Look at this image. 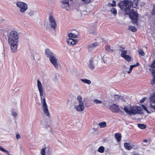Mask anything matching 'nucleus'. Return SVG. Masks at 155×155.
I'll use <instances>...</instances> for the list:
<instances>
[{
  "label": "nucleus",
  "instance_id": "obj_40",
  "mask_svg": "<svg viewBox=\"0 0 155 155\" xmlns=\"http://www.w3.org/2000/svg\"><path fill=\"white\" fill-rule=\"evenodd\" d=\"M150 107L155 111V105H154L151 104L150 105Z\"/></svg>",
  "mask_w": 155,
  "mask_h": 155
},
{
  "label": "nucleus",
  "instance_id": "obj_37",
  "mask_svg": "<svg viewBox=\"0 0 155 155\" xmlns=\"http://www.w3.org/2000/svg\"><path fill=\"white\" fill-rule=\"evenodd\" d=\"M94 103L96 104H101L102 103V101L100 100H98L97 99L95 100L94 101Z\"/></svg>",
  "mask_w": 155,
  "mask_h": 155
},
{
  "label": "nucleus",
  "instance_id": "obj_9",
  "mask_svg": "<svg viewBox=\"0 0 155 155\" xmlns=\"http://www.w3.org/2000/svg\"><path fill=\"white\" fill-rule=\"evenodd\" d=\"M49 60L56 68H58V67L57 63L58 59H57L54 56L51 57L49 59Z\"/></svg>",
  "mask_w": 155,
  "mask_h": 155
},
{
  "label": "nucleus",
  "instance_id": "obj_48",
  "mask_svg": "<svg viewBox=\"0 0 155 155\" xmlns=\"http://www.w3.org/2000/svg\"><path fill=\"white\" fill-rule=\"evenodd\" d=\"M143 142L147 143L148 142V141L147 139H145L143 140Z\"/></svg>",
  "mask_w": 155,
  "mask_h": 155
},
{
  "label": "nucleus",
  "instance_id": "obj_41",
  "mask_svg": "<svg viewBox=\"0 0 155 155\" xmlns=\"http://www.w3.org/2000/svg\"><path fill=\"white\" fill-rule=\"evenodd\" d=\"M150 83L152 85H153L155 84V80L152 79L150 81Z\"/></svg>",
  "mask_w": 155,
  "mask_h": 155
},
{
  "label": "nucleus",
  "instance_id": "obj_27",
  "mask_svg": "<svg viewBox=\"0 0 155 155\" xmlns=\"http://www.w3.org/2000/svg\"><path fill=\"white\" fill-rule=\"evenodd\" d=\"M104 147L102 146H101L99 148L98 150V151L99 152H100L101 153H103L104 151Z\"/></svg>",
  "mask_w": 155,
  "mask_h": 155
},
{
  "label": "nucleus",
  "instance_id": "obj_6",
  "mask_svg": "<svg viewBox=\"0 0 155 155\" xmlns=\"http://www.w3.org/2000/svg\"><path fill=\"white\" fill-rule=\"evenodd\" d=\"M50 25L54 30H55L57 27V25L55 19L53 17L50 15L49 16Z\"/></svg>",
  "mask_w": 155,
  "mask_h": 155
},
{
  "label": "nucleus",
  "instance_id": "obj_34",
  "mask_svg": "<svg viewBox=\"0 0 155 155\" xmlns=\"http://www.w3.org/2000/svg\"><path fill=\"white\" fill-rule=\"evenodd\" d=\"M142 108L146 110L148 113H150V111L148 110L147 108L144 105H142Z\"/></svg>",
  "mask_w": 155,
  "mask_h": 155
},
{
  "label": "nucleus",
  "instance_id": "obj_29",
  "mask_svg": "<svg viewBox=\"0 0 155 155\" xmlns=\"http://www.w3.org/2000/svg\"><path fill=\"white\" fill-rule=\"evenodd\" d=\"M77 101H78L79 103H81V102L84 103L82 101V98L81 96L79 95L77 97Z\"/></svg>",
  "mask_w": 155,
  "mask_h": 155
},
{
  "label": "nucleus",
  "instance_id": "obj_33",
  "mask_svg": "<svg viewBox=\"0 0 155 155\" xmlns=\"http://www.w3.org/2000/svg\"><path fill=\"white\" fill-rule=\"evenodd\" d=\"M150 67L151 68L155 69V60H153L152 62Z\"/></svg>",
  "mask_w": 155,
  "mask_h": 155
},
{
  "label": "nucleus",
  "instance_id": "obj_5",
  "mask_svg": "<svg viewBox=\"0 0 155 155\" xmlns=\"http://www.w3.org/2000/svg\"><path fill=\"white\" fill-rule=\"evenodd\" d=\"M17 6L20 8V11L24 12L28 9V6L25 3L21 2H18L16 3Z\"/></svg>",
  "mask_w": 155,
  "mask_h": 155
},
{
  "label": "nucleus",
  "instance_id": "obj_24",
  "mask_svg": "<svg viewBox=\"0 0 155 155\" xmlns=\"http://www.w3.org/2000/svg\"><path fill=\"white\" fill-rule=\"evenodd\" d=\"M81 81L83 83L90 84L91 83V81L88 79H81Z\"/></svg>",
  "mask_w": 155,
  "mask_h": 155
},
{
  "label": "nucleus",
  "instance_id": "obj_44",
  "mask_svg": "<svg viewBox=\"0 0 155 155\" xmlns=\"http://www.w3.org/2000/svg\"><path fill=\"white\" fill-rule=\"evenodd\" d=\"M145 99H146V98H143L140 101V103H143V102H144V101Z\"/></svg>",
  "mask_w": 155,
  "mask_h": 155
},
{
  "label": "nucleus",
  "instance_id": "obj_2",
  "mask_svg": "<svg viewBox=\"0 0 155 155\" xmlns=\"http://www.w3.org/2000/svg\"><path fill=\"white\" fill-rule=\"evenodd\" d=\"M18 39V33L16 31H12L10 32L8 37V41L12 52H15L17 50Z\"/></svg>",
  "mask_w": 155,
  "mask_h": 155
},
{
  "label": "nucleus",
  "instance_id": "obj_8",
  "mask_svg": "<svg viewBox=\"0 0 155 155\" xmlns=\"http://www.w3.org/2000/svg\"><path fill=\"white\" fill-rule=\"evenodd\" d=\"M72 1V0H64L62 1V7L66 9L67 10H69L70 9L69 1Z\"/></svg>",
  "mask_w": 155,
  "mask_h": 155
},
{
  "label": "nucleus",
  "instance_id": "obj_16",
  "mask_svg": "<svg viewBox=\"0 0 155 155\" xmlns=\"http://www.w3.org/2000/svg\"><path fill=\"white\" fill-rule=\"evenodd\" d=\"M138 3V0H134L132 2L131 1V6L133 8H136L137 6Z\"/></svg>",
  "mask_w": 155,
  "mask_h": 155
},
{
  "label": "nucleus",
  "instance_id": "obj_22",
  "mask_svg": "<svg viewBox=\"0 0 155 155\" xmlns=\"http://www.w3.org/2000/svg\"><path fill=\"white\" fill-rule=\"evenodd\" d=\"M123 58L128 62H130L131 60V57L128 55L125 56Z\"/></svg>",
  "mask_w": 155,
  "mask_h": 155
},
{
  "label": "nucleus",
  "instance_id": "obj_45",
  "mask_svg": "<svg viewBox=\"0 0 155 155\" xmlns=\"http://www.w3.org/2000/svg\"><path fill=\"white\" fill-rule=\"evenodd\" d=\"M120 51H121V52H122V51H124V48L123 47H120Z\"/></svg>",
  "mask_w": 155,
  "mask_h": 155
},
{
  "label": "nucleus",
  "instance_id": "obj_10",
  "mask_svg": "<svg viewBox=\"0 0 155 155\" xmlns=\"http://www.w3.org/2000/svg\"><path fill=\"white\" fill-rule=\"evenodd\" d=\"M84 103L81 102L80 103H79L78 105L75 106V108L77 111H83L84 109Z\"/></svg>",
  "mask_w": 155,
  "mask_h": 155
},
{
  "label": "nucleus",
  "instance_id": "obj_20",
  "mask_svg": "<svg viewBox=\"0 0 155 155\" xmlns=\"http://www.w3.org/2000/svg\"><path fill=\"white\" fill-rule=\"evenodd\" d=\"M98 125L101 128L105 127L107 126L106 123L105 121H102L99 123L98 124Z\"/></svg>",
  "mask_w": 155,
  "mask_h": 155
},
{
  "label": "nucleus",
  "instance_id": "obj_15",
  "mask_svg": "<svg viewBox=\"0 0 155 155\" xmlns=\"http://www.w3.org/2000/svg\"><path fill=\"white\" fill-rule=\"evenodd\" d=\"M115 137L118 142H119L121 138V135L120 133H116L115 134Z\"/></svg>",
  "mask_w": 155,
  "mask_h": 155
},
{
  "label": "nucleus",
  "instance_id": "obj_35",
  "mask_svg": "<svg viewBox=\"0 0 155 155\" xmlns=\"http://www.w3.org/2000/svg\"><path fill=\"white\" fill-rule=\"evenodd\" d=\"M113 4H111L110 3L109 4V5H110L112 7H114V6H116V2L113 0Z\"/></svg>",
  "mask_w": 155,
  "mask_h": 155
},
{
  "label": "nucleus",
  "instance_id": "obj_36",
  "mask_svg": "<svg viewBox=\"0 0 155 155\" xmlns=\"http://www.w3.org/2000/svg\"><path fill=\"white\" fill-rule=\"evenodd\" d=\"M46 147L41 149V153L42 155H45V149Z\"/></svg>",
  "mask_w": 155,
  "mask_h": 155
},
{
  "label": "nucleus",
  "instance_id": "obj_49",
  "mask_svg": "<svg viewBox=\"0 0 155 155\" xmlns=\"http://www.w3.org/2000/svg\"><path fill=\"white\" fill-rule=\"evenodd\" d=\"M153 79L155 80V75H153Z\"/></svg>",
  "mask_w": 155,
  "mask_h": 155
},
{
  "label": "nucleus",
  "instance_id": "obj_13",
  "mask_svg": "<svg viewBox=\"0 0 155 155\" xmlns=\"http://www.w3.org/2000/svg\"><path fill=\"white\" fill-rule=\"evenodd\" d=\"M45 54L47 57L48 58H49V59L51 57L54 56L53 54L48 49H46L45 51Z\"/></svg>",
  "mask_w": 155,
  "mask_h": 155
},
{
  "label": "nucleus",
  "instance_id": "obj_1",
  "mask_svg": "<svg viewBox=\"0 0 155 155\" xmlns=\"http://www.w3.org/2000/svg\"><path fill=\"white\" fill-rule=\"evenodd\" d=\"M118 6L121 10L123 11L127 15H128L131 19L132 22L136 23L138 20V14L137 11L133 9L131 10V1L124 0L120 1L118 4Z\"/></svg>",
  "mask_w": 155,
  "mask_h": 155
},
{
  "label": "nucleus",
  "instance_id": "obj_43",
  "mask_svg": "<svg viewBox=\"0 0 155 155\" xmlns=\"http://www.w3.org/2000/svg\"><path fill=\"white\" fill-rule=\"evenodd\" d=\"M16 138L17 139L21 138V137L19 134H17L16 135Z\"/></svg>",
  "mask_w": 155,
  "mask_h": 155
},
{
  "label": "nucleus",
  "instance_id": "obj_47",
  "mask_svg": "<svg viewBox=\"0 0 155 155\" xmlns=\"http://www.w3.org/2000/svg\"><path fill=\"white\" fill-rule=\"evenodd\" d=\"M132 155H142L138 153H134Z\"/></svg>",
  "mask_w": 155,
  "mask_h": 155
},
{
  "label": "nucleus",
  "instance_id": "obj_30",
  "mask_svg": "<svg viewBox=\"0 0 155 155\" xmlns=\"http://www.w3.org/2000/svg\"><path fill=\"white\" fill-rule=\"evenodd\" d=\"M115 100L116 101H119L120 99L121 96L115 94L114 95Z\"/></svg>",
  "mask_w": 155,
  "mask_h": 155
},
{
  "label": "nucleus",
  "instance_id": "obj_46",
  "mask_svg": "<svg viewBox=\"0 0 155 155\" xmlns=\"http://www.w3.org/2000/svg\"><path fill=\"white\" fill-rule=\"evenodd\" d=\"M132 70V68L130 67V69H129V71H128V74L130 73L131 72Z\"/></svg>",
  "mask_w": 155,
  "mask_h": 155
},
{
  "label": "nucleus",
  "instance_id": "obj_42",
  "mask_svg": "<svg viewBox=\"0 0 155 155\" xmlns=\"http://www.w3.org/2000/svg\"><path fill=\"white\" fill-rule=\"evenodd\" d=\"M17 114L16 112H13V114H12V116L14 117H16V116H17Z\"/></svg>",
  "mask_w": 155,
  "mask_h": 155
},
{
  "label": "nucleus",
  "instance_id": "obj_23",
  "mask_svg": "<svg viewBox=\"0 0 155 155\" xmlns=\"http://www.w3.org/2000/svg\"><path fill=\"white\" fill-rule=\"evenodd\" d=\"M137 126L140 129H143L146 127V125L142 124H138Z\"/></svg>",
  "mask_w": 155,
  "mask_h": 155
},
{
  "label": "nucleus",
  "instance_id": "obj_26",
  "mask_svg": "<svg viewBox=\"0 0 155 155\" xmlns=\"http://www.w3.org/2000/svg\"><path fill=\"white\" fill-rule=\"evenodd\" d=\"M127 50H125L124 51L121 52V56L122 57H123L127 55Z\"/></svg>",
  "mask_w": 155,
  "mask_h": 155
},
{
  "label": "nucleus",
  "instance_id": "obj_3",
  "mask_svg": "<svg viewBox=\"0 0 155 155\" xmlns=\"http://www.w3.org/2000/svg\"><path fill=\"white\" fill-rule=\"evenodd\" d=\"M37 86L39 91L41 97V102H42V107L44 112L47 116L48 117H50V114L48 110V106L47 104L45 97H44L42 99V97L43 96L44 91L42 87V86L41 82L39 80H37Z\"/></svg>",
  "mask_w": 155,
  "mask_h": 155
},
{
  "label": "nucleus",
  "instance_id": "obj_17",
  "mask_svg": "<svg viewBox=\"0 0 155 155\" xmlns=\"http://www.w3.org/2000/svg\"><path fill=\"white\" fill-rule=\"evenodd\" d=\"M113 47H112L111 48L110 46L109 45H106V50L109 52H113L114 51V50L113 49Z\"/></svg>",
  "mask_w": 155,
  "mask_h": 155
},
{
  "label": "nucleus",
  "instance_id": "obj_31",
  "mask_svg": "<svg viewBox=\"0 0 155 155\" xmlns=\"http://www.w3.org/2000/svg\"><path fill=\"white\" fill-rule=\"evenodd\" d=\"M153 7L151 14L152 15L155 16V4L153 5Z\"/></svg>",
  "mask_w": 155,
  "mask_h": 155
},
{
  "label": "nucleus",
  "instance_id": "obj_32",
  "mask_svg": "<svg viewBox=\"0 0 155 155\" xmlns=\"http://www.w3.org/2000/svg\"><path fill=\"white\" fill-rule=\"evenodd\" d=\"M139 54L141 55V56H144L145 54L144 52L142 49H140L138 51Z\"/></svg>",
  "mask_w": 155,
  "mask_h": 155
},
{
  "label": "nucleus",
  "instance_id": "obj_21",
  "mask_svg": "<svg viewBox=\"0 0 155 155\" xmlns=\"http://www.w3.org/2000/svg\"><path fill=\"white\" fill-rule=\"evenodd\" d=\"M68 36L70 38H76L78 37V35L75 34L71 33L68 34Z\"/></svg>",
  "mask_w": 155,
  "mask_h": 155
},
{
  "label": "nucleus",
  "instance_id": "obj_4",
  "mask_svg": "<svg viewBox=\"0 0 155 155\" xmlns=\"http://www.w3.org/2000/svg\"><path fill=\"white\" fill-rule=\"evenodd\" d=\"M124 110L127 114L130 115L132 114L135 115L137 114H140L142 110L140 107L131 105L125 106Z\"/></svg>",
  "mask_w": 155,
  "mask_h": 155
},
{
  "label": "nucleus",
  "instance_id": "obj_38",
  "mask_svg": "<svg viewBox=\"0 0 155 155\" xmlns=\"http://www.w3.org/2000/svg\"><path fill=\"white\" fill-rule=\"evenodd\" d=\"M139 63L138 62H137L136 64L131 65L130 66V67H131L133 69L134 68L139 66Z\"/></svg>",
  "mask_w": 155,
  "mask_h": 155
},
{
  "label": "nucleus",
  "instance_id": "obj_28",
  "mask_svg": "<svg viewBox=\"0 0 155 155\" xmlns=\"http://www.w3.org/2000/svg\"><path fill=\"white\" fill-rule=\"evenodd\" d=\"M129 28L130 29V30H131L133 32H135L137 31V28H135V27L134 26H129Z\"/></svg>",
  "mask_w": 155,
  "mask_h": 155
},
{
  "label": "nucleus",
  "instance_id": "obj_12",
  "mask_svg": "<svg viewBox=\"0 0 155 155\" xmlns=\"http://www.w3.org/2000/svg\"><path fill=\"white\" fill-rule=\"evenodd\" d=\"M98 45V44L96 42L91 44L88 46V50L90 51H91L96 46Z\"/></svg>",
  "mask_w": 155,
  "mask_h": 155
},
{
  "label": "nucleus",
  "instance_id": "obj_7",
  "mask_svg": "<svg viewBox=\"0 0 155 155\" xmlns=\"http://www.w3.org/2000/svg\"><path fill=\"white\" fill-rule=\"evenodd\" d=\"M110 109L111 111L114 113H118L120 111L121 112L119 106L115 104H113L110 106Z\"/></svg>",
  "mask_w": 155,
  "mask_h": 155
},
{
  "label": "nucleus",
  "instance_id": "obj_19",
  "mask_svg": "<svg viewBox=\"0 0 155 155\" xmlns=\"http://www.w3.org/2000/svg\"><path fill=\"white\" fill-rule=\"evenodd\" d=\"M150 104L155 103V94H153V96L150 98Z\"/></svg>",
  "mask_w": 155,
  "mask_h": 155
},
{
  "label": "nucleus",
  "instance_id": "obj_11",
  "mask_svg": "<svg viewBox=\"0 0 155 155\" xmlns=\"http://www.w3.org/2000/svg\"><path fill=\"white\" fill-rule=\"evenodd\" d=\"M67 42L68 44L71 45H74L78 43L77 39H74L72 38H69L67 39Z\"/></svg>",
  "mask_w": 155,
  "mask_h": 155
},
{
  "label": "nucleus",
  "instance_id": "obj_14",
  "mask_svg": "<svg viewBox=\"0 0 155 155\" xmlns=\"http://www.w3.org/2000/svg\"><path fill=\"white\" fill-rule=\"evenodd\" d=\"M88 66L90 68L91 70L94 69L95 68V67L93 64V58H91L90 59Z\"/></svg>",
  "mask_w": 155,
  "mask_h": 155
},
{
  "label": "nucleus",
  "instance_id": "obj_25",
  "mask_svg": "<svg viewBox=\"0 0 155 155\" xmlns=\"http://www.w3.org/2000/svg\"><path fill=\"white\" fill-rule=\"evenodd\" d=\"M110 11L115 16L117 15V10L115 8H112L111 9Z\"/></svg>",
  "mask_w": 155,
  "mask_h": 155
},
{
  "label": "nucleus",
  "instance_id": "obj_18",
  "mask_svg": "<svg viewBox=\"0 0 155 155\" xmlns=\"http://www.w3.org/2000/svg\"><path fill=\"white\" fill-rule=\"evenodd\" d=\"M124 148L127 150H131L132 149L131 146L130 145L129 143H124Z\"/></svg>",
  "mask_w": 155,
  "mask_h": 155
},
{
  "label": "nucleus",
  "instance_id": "obj_39",
  "mask_svg": "<svg viewBox=\"0 0 155 155\" xmlns=\"http://www.w3.org/2000/svg\"><path fill=\"white\" fill-rule=\"evenodd\" d=\"M150 70L151 71L152 75H155V70L154 69H150Z\"/></svg>",
  "mask_w": 155,
  "mask_h": 155
}]
</instances>
